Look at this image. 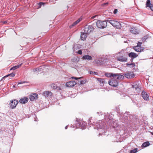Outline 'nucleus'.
<instances>
[{
	"instance_id": "obj_1",
	"label": "nucleus",
	"mask_w": 153,
	"mask_h": 153,
	"mask_svg": "<svg viewBox=\"0 0 153 153\" xmlns=\"http://www.w3.org/2000/svg\"><path fill=\"white\" fill-rule=\"evenodd\" d=\"M107 21L116 28L120 29L121 27V24L117 21L109 19L107 20Z\"/></svg>"
},
{
	"instance_id": "obj_2",
	"label": "nucleus",
	"mask_w": 153,
	"mask_h": 153,
	"mask_svg": "<svg viewBox=\"0 0 153 153\" xmlns=\"http://www.w3.org/2000/svg\"><path fill=\"white\" fill-rule=\"evenodd\" d=\"M107 20L105 21L98 20L96 22L97 27L100 28H104L106 26L107 24Z\"/></svg>"
},
{
	"instance_id": "obj_3",
	"label": "nucleus",
	"mask_w": 153,
	"mask_h": 153,
	"mask_svg": "<svg viewBox=\"0 0 153 153\" xmlns=\"http://www.w3.org/2000/svg\"><path fill=\"white\" fill-rule=\"evenodd\" d=\"M76 124V127L77 128L84 129L86 127V123L82 120L77 121Z\"/></svg>"
},
{
	"instance_id": "obj_4",
	"label": "nucleus",
	"mask_w": 153,
	"mask_h": 153,
	"mask_svg": "<svg viewBox=\"0 0 153 153\" xmlns=\"http://www.w3.org/2000/svg\"><path fill=\"white\" fill-rule=\"evenodd\" d=\"M94 30V27L92 25H86L84 27L83 32L88 35Z\"/></svg>"
},
{
	"instance_id": "obj_5",
	"label": "nucleus",
	"mask_w": 153,
	"mask_h": 153,
	"mask_svg": "<svg viewBox=\"0 0 153 153\" xmlns=\"http://www.w3.org/2000/svg\"><path fill=\"white\" fill-rule=\"evenodd\" d=\"M123 75L128 79L133 78L134 77V75L133 72L131 71H128L123 74Z\"/></svg>"
},
{
	"instance_id": "obj_6",
	"label": "nucleus",
	"mask_w": 153,
	"mask_h": 153,
	"mask_svg": "<svg viewBox=\"0 0 153 153\" xmlns=\"http://www.w3.org/2000/svg\"><path fill=\"white\" fill-rule=\"evenodd\" d=\"M108 84L112 86L116 87L118 85V82L115 79V78L113 77L110 81H108Z\"/></svg>"
},
{
	"instance_id": "obj_7",
	"label": "nucleus",
	"mask_w": 153,
	"mask_h": 153,
	"mask_svg": "<svg viewBox=\"0 0 153 153\" xmlns=\"http://www.w3.org/2000/svg\"><path fill=\"white\" fill-rule=\"evenodd\" d=\"M18 103V101L16 100H14L10 101V107L12 109L15 108L17 104Z\"/></svg>"
},
{
	"instance_id": "obj_8",
	"label": "nucleus",
	"mask_w": 153,
	"mask_h": 153,
	"mask_svg": "<svg viewBox=\"0 0 153 153\" xmlns=\"http://www.w3.org/2000/svg\"><path fill=\"white\" fill-rule=\"evenodd\" d=\"M133 49L137 52H141L143 51L144 48L143 47L135 46L133 47Z\"/></svg>"
},
{
	"instance_id": "obj_9",
	"label": "nucleus",
	"mask_w": 153,
	"mask_h": 153,
	"mask_svg": "<svg viewBox=\"0 0 153 153\" xmlns=\"http://www.w3.org/2000/svg\"><path fill=\"white\" fill-rule=\"evenodd\" d=\"M116 59L120 62H126L127 61V58L126 57H124L123 56H117Z\"/></svg>"
},
{
	"instance_id": "obj_10",
	"label": "nucleus",
	"mask_w": 153,
	"mask_h": 153,
	"mask_svg": "<svg viewBox=\"0 0 153 153\" xmlns=\"http://www.w3.org/2000/svg\"><path fill=\"white\" fill-rule=\"evenodd\" d=\"M76 84V82L74 81H71L67 82L66 83L65 85L66 87H71L74 86Z\"/></svg>"
},
{
	"instance_id": "obj_11",
	"label": "nucleus",
	"mask_w": 153,
	"mask_h": 153,
	"mask_svg": "<svg viewBox=\"0 0 153 153\" xmlns=\"http://www.w3.org/2000/svg\"><path fill=\"white\" fill-rule=\"evenodd\" d=\"M142 96L144 100H149V96L146 92L144 91H143L142 92Z\"/></svg>"
},
{
	"instance_id": "obj_12",
	"label": "nucleus",
	"mask_w": 153,
	"mask_h": 153,
	"mask_svg": "<svg viewBox=\"0 0 153 153\" xmlns=\"http://www.w3.org/2000/svg\"><path fill=\"white\" fill-rule=\"evenodd\" d=\"M38 96V95L37 94L34 93L30 96L29 98L31 101H32L37 99Z\"/></svg>"
},
{
	"instance_id": "obj_13",
	"label": "nucleus",
	"mask_w": 153,
	"mask_h": 153,
	"mask_svg": "<svg viewBox=\"0 0 153 153\" xmlns=\"http://www.w3.org/2000/svg\"><path fill=\"white\" fill-rule=\"evenodd\" d=\"M132 87L136 91V92L137 93L140 92V88L138 84H133V85H132Z\"/></svg>"
},
{
	"instance_id": "obj_14",
	"label": "nucleus",
	"mask_w": 153,
	"mask_h": 153,
	"mask_svg": "<svg viewBox=\"0 0 153 153\" xmlns=\"http://www.w3.org/2000/svg\"><path fill=\"white\" fill-rule=\"evenodd\" d=\"M52 94V93L50 91H44L43 93V95L45 97L51 96Z\"/></svg>"
},
{
	"instance_id": "obj_15",
	"label": "nucleus",
	"mask_w": 153,
	"mask_h": 153,
	"mask_svg": "<svg viewBox=\"0 0 153 153\" xmlns=\"http://www.w3.org/2000/svg\"><path fill=\"white\" fill-rule=\"evenodd\" d=\"M129 56L132 60L138 56V55L136 53L134 52H131L128 54Z\"/></svg>"
},
{
	"instance_id": "obj_16",
	"label": "nucleus",
	"mask_w": 153,
	"mask_h": 153,
	"mask_svg": "<svg viewBox=\"0 0 153 153\" xmlns=\"http://www.w3.org/2000/svg\"><path fill=\"white\" fill-rule=\"evenodd\" d=\"M114 74L115 75L114 76V78H115L116 77L117 79H124V75H123L120 74Z\"/></svg>"
},
{
	"instance_id": "obj_17",
	"label": "nucleus",
	"mask_w": 153,
	"mask_h": 153,
	"mask_svg": "<svg viewBox=\"0 0 153 153\" xmlns=\"http://www.w3.org/2000/svg\"><path fill=\"white\" fill-rule=\"evenodd\" d=\"M28 100V99L27 97H24L21 99L19 100V102L21 103L22 104H25L27 102Z\"/></svg>"
},
{
	"instance_id": "obj_18",
	"label": "nucleus",
	"mask_w": 153,
	"mask_h": 153,
	"mask_svg": "<svg viewBox=\"0 0 153 153\" xmlns=\"http://www.w3.org/2000/svg\"><path fill=\"white\" fill-rule=\"evenodd\" d=\"M87 35V34L84 33V32H81L80 36L81 40H85L86 39Z\"/></svg>"
},
{
	"instance_id": "obj_19",
	"label": "nucleus",
	"mask_w": 153,
	"mask_h": 153,
	"mask_svg": "<svg viewBox=\"0 0 153 153\" xmlns=\"http://www.w3.org/2000/svg\"><path fill=\"white\" fill-rule=\"evenodd\" d=\"M130 32L131 33L135 34L138 33L137 29L134 27H132L131 28Z\"/></svg>"
},
{
	"instance_id": "obj_20",
	"label": "nucleus",
	"mask_w": 153,
	"mask_h": 153,
	"mask_svg": "<svg viewBox=\"0 0 153 153\" xmlns=\"http://www.w3.org/2000/svg\"><path fill=\"white\" fill-rule=\"evenodd\" d=\"M82 20V19L80 18L79 19H78L76 21L74 22L73 24H72L70 26V28H71L72 27L75 26L78 23Z\"/></svg>"
},
{
	"instance_id": "obj_21",
	"label": "nucleus",
	"mask_w": 153,
	"mask_h": 153,
	"mask_svg": "<svg viewBox=\"0 0 153 153\" xmlns=\"http://www.w3.org/2000/svg\"><path fill=\"white\" fill-rule=\"evenodd\" d=\"M82 59L84 60H91L92 59V57L91 56L88 55H85L82 57Z\"/></svg>"
},
{
	"instance_id": "obj_22",
	"label": "nucleus",
	"mask_w": 153,
	"mask_h": 153,
	"mask_svg": "<svg viewBox=\"0 0 153 153\" xmlns=\"http://www.w3.org/2000/svg\"><path fill=\"white\" fill-rule=\"evenodd\" d=\"M22 64L21 63L19 65H17L14 66L13 67H12V68H11L10 69V70H14L18 68L19 67H20L22 65Z\"/></svg>"
},
{
	"instance_id": "obj_23",
	"label": "nucleus",
	"mask_w": 153,
	"mask_h": 153,
	"mask_svg": "<svg viewBox=\"0 0 153 153\" xmlns=\"http://www.w3.org/2000/svg\"><path fill=\"white\" fill-rule=\"evenodd\" d=\"M149 145L150 143L149 142H146L142 144L141 147L142 148H145L149 146Z\"/></svg>"
},
{
	"instance_id": "obj_24",
	"label": "nucleus",
	"mask_w": 153,
	"mask_h": 153,
	"mask_svg": "<svg viewBox=\"0 0 153 153\" xmlns=\"http://www.w3.org/2000/svg\"><path fill=\"white\" fill-rule=\"evenodd\" d=\"M105 75L107 77H111V76L114 77V76L115 75L114 74L111 73H107L105 74Z\"/></svg>"
},
{
	"instance_id": "obj_25",
	"label": "nucleus",
	"mask_w": 153,
	"mask_h": 153,
	"mask_svg": "<svg viewBox=\"0 0 153 153\" xmlns=\"http://www.w3.org/2000/svg\"><path fill=\"white\" fill-rule=\"evenodd\" d=\"M152 5L151 4L150 1V0H147L146 5L147 7H150Z\"/></svg>"
},
{
	"instance_id": "obj_26",
	"label": "nucleus",
	"mask_w": 153,
	"mask_h": 153,
	"mask_svg": "<svg viewBox=\"0 0 153 153\" xmlns=\"http://www.w3.org/2000/svg\"><path fill=\"white\" fill-rule=\"evenodd\" d=\"M51 87L53 89H56L57 88V86L55 84H52L51 85Z\"/></svg>"
},
{
	"instance_id": "obj_27",
	"label": "nucleus",
	"mask_w": 153,
	"mask_h": 153,
	"mask_svg": "<svg viewBox=\"0 0 153 153\" xmlns=\"http://www.w3.org/2000/svg\"><path fill=\"white\" fill-rule=\"evenodd\" d=\"M15 74L14 73H12L10 74H9L6 76H5V77H7L8 76H10L11 77H14L15 76Z\"/></svg>"
},
{
	"instance_id": "obj_28",
	"label": "nucleus",
	"mask_w": 153,
	"mask_h": 153,
	"mask_svg": "<svg viewBox=\"0 0 153 153\" xmlns=\"http://www.w3.org/2000/svg\"><path fill=\"white\" fill-rule=\"evenodd\" d=\"M126 65L128 66H129L130 65H131V66L132 67H134L135 66L134 63H131L130 64L126 63Z\"/></svg>"
},
{
	"instance_id": "obj_29",
	"label": "nucleus",
	"mask_w": 153,
	"mask_h": 153,
	"mask_svg": "<svg viewBox=\"0 0 153 153\" xmlns=\"http://www.w3.org/2000/svg\"><path fill=\"white\" fill-rule=\"evenodd\" d=\"M43 67L42 66H40L39 68H35V69H33V71H39V69H41Z\"/></svg>"
},
{
	"instance_id": "obj_30",
	"label": "nucleus",
	"mask_w": 153,
	"mask_h": 153,
	"mask_svg": "<svg viewBox=\"0 0 153 153\" xmlns=\"http://www.w3.org/2000/svg\"><path fill=\"white\" fill-rule=\"evenodd\" d=\"M137 149L131 150L129 153H136L137 152Z\"/></svg>"
},
{
	"instance_id": "obj_31",
	"label": "nucleus",
	"mask_w": 153,
	"mask_h": 153,
	"mask_svg": "<svg viewBox=\"0 0 153 153\" xmlns=\"http://www.w3.org/2000/svg\"><path fill=\"white\" fill-rule=\"evenodd\" d=\"M86 80L85 79L81 80L80 81V84H82L86 83Z\"/></svg>"
},
{
	"instance_id": "obj_32",
	"label": "nucleus",
	"mask_w": 153,
	"mask_h": 153,
	"mask_svg": "<svg viewBox=\"0 0 153 153\" xmlns=\"http://www.w3.org/2000/svg\"><path fill=\"white\" fill-rule=\"evenodd\" d=\"M98 81L100 82H102V83H103L104 82V79H100V78H98L97 79Z\"/></svg>"
},
{
	"instance_id": "obj_33",
	"label": "nucleus",
	"mask_w": 153,
	"mask_h": 153,
	"mask_svg": "<svg viewBox=\"0 0 153 153\" xmlns=\"http://www.w3.org/2000/svg\"><path fill=\"white\" fill-rule=\"evenodd\" d=\"M142 44V42H139L137 43V45L136 46H138V47L139 46L140 47H141V45Z\"/></svg>"
},
{
	"instance_id": "obj_34",
	"label": "nucleus",
	"mask_w": 153,
	"mask_h": 153,
	"mask_svg": "<svg viewBox=\"0 0 153 153\" xmlns=\"http://www.w3.org/2000/svg\"><path fill=\"white\" fill-rule=\"evenodd\" d=\"M81 78V77L77 78L76 77H73V76H72L71 77V78L72 79H76V80L80 79Z\"/></svg>"
},
{
	"instance_id": "obj_35",
	"label": "nucleus",
	"mask_w": 153,
	"mask_h": 153,
	"mask_svg": "<svg viewBox=\"0 0 153 153\" xmlns=\"http://www.w3.org/2000/svg\"><path fill=\"white\" fill-rule=\"evenodd\" d=\"M44 4H45V3H43V2H40L39 3V5L41 6H42V5H44Z\"/></svg>"
},
{
	"instance_id": "obj_36",
	"label": "nucleus",
	"mask_w": 153,
	"mask_h": 153,
	"mask_svg": "<svg viewBox=\"0 0 153 153\" xmlns=\"http://www.w3.org/2000/svg\"><path fill=\"white\" fill-rule=\"evenodd\" d=\"M1 22L2 23V24H5L7 23V22L6 21H1Z\"/></svg>"
},
{
	"instance_id": "obj_37",
	"label": "nucleus",
	"mask_w": 153,
	"mask_h": 153,
	"mask_svg": "<svg viewBox=\"0 0 153 153\" xmlns=\"http://www.w3.org/2000/svg\"><path fill=\"white\" fill-rule=\"evenodd\" d=\"M96 73L95 72L91 71H90V74H92V75L95 74H96Z\"/></svg>"
},
{
	"instance_id": "obj_38",
	"label": "nucleus",
	"mask_w": 153,
	"mask_h": 153,
	"mask_svg": "<svg viewBox=\"0 0 153 153\" xmlns=\"http://www.w3.org/2000/svg\"><path fill=\"white\" fill-rule=\"evenodd\" d=\"M73 62H78V60H77L76 58H74L73 59Z\"/></svg>"
},
{
	"instance_id": "obj_39",
	"label": "nucleus",
	"mask_w": 153,
	"mask_h": 153,
	"mask_svg": "<svg viewBox=\"0 0 153 153\" xmlns=\"http://www.w3.org/2000/svg\"><path fill=\"white\" fill-rule=\"evenodd\" d=\"M78 53L80 54L81 55L82 54V51L81 50H79L78 51Z\"/></svg>"
},
{
	"instance_id": "obj_40",
	"label": "nucleus",
	"mask_w": 153,
	"mask_h": 153,
	"mask_svg": "<svg viewBox=\"0 0 153 153\" xmlns=\"http://www.w3.org/2000/svg\"><path fill=\"white\" fill-rule=\"evenodd\" d=\"M117 12V9H115L114 11V14L116 13Z\"/></svg>"
},
{
	"instance_id": "obj_41",
	"label": "nucleus",
	"mask_w": 153,
	"mask_h": 153,
	"mask_svg": "<svg viewBox=\"0 0 153 153\" xmlns=\"http://www.w3.org/2000/svg\"><path fill=\"white\" fill-rule=\"evenodd\" d=\"M7 77H5V76H4V77H3L1 79V81H2V82H3L4 80V79Z\"/></svg>"
},
{
	"instance_id": "obj_42",
	"label": "nucleus",
	"mask_w": 153,
	"mask_h": 153,
	"mask_svg": "<svg viewBox=\"0 0 153 153\" xmlns=\"http://www.w3.org/2000/svg\"><path fill=\"white\" fill-rule=\"evenodd\" d=\"M149 7L150 9L153 11V6L152 5Z\"/></svg>"
},
{
	"instance_id": "obj_43",
	"label": "nucleus",
	"mask_w": 153,
	"mask_h": 153,
	"mask_svg": "<svg viewBox=\"0 0 153 153\" xmlns=\"http://www.w3.org/2000/svg\"><path fill=\"white\" fill-rule=\"evenodd\" d=\"M23 83H24V82H19L18 84H23Z\"/></svg>"
},
{
	"instance_id": "obj_44",
	"label": "nucleus",
	"mask_w": 153,
	"mask_h": 153,
	"mask_svg": "<svg viewBox=\"0 0 153 153\" xmlns=\"http://www.w3.org/2000/svg\"><path fill=\"white\" fill-rule=\"evenodd\" d=\"M68 126H66L65 127V129H67L68 128Z\"/></svg>"
},
{
	"instance_id": "obj_45",
	"label": "nucleus",
	"mask_w": 153,
	"mask_h": 153,
	"mask_svg": "<svg viewBox=\"0 0 153 153\" xmlns=\"http://www.w3.org/2000/svg\"><path fill=\"white\" fill-rule=\"evenodd\" d=\"M150 133L152 135H153V132H151Z\"/></svg>"
},
{
	"instance_id": "obj_46",
	"label": "nucleus",
	"mask_w": 153,
	"mask_h": 153,
	"mask_svg": "<svg viewBox=\"0 0 153 153\" xmlns=\"http://www.w3.org/2000/svg\"><path fill=\"white\" fill-rule=\"evenodd\" d=\"M16 87V86L15 85H14L13 86V88H15Z\"/></svg>"
},
{
	"instance_id": "obj_47",
	"label": "nucleus",
	"mask_w": 153,
	"mask_h": 153,
	"mask_svg": "<svg viewBox=\"0 0 153 153\" xmlns=\"http://www.w3.org/2000/svg\"><path fill=\"white\" fill-rule=\"evenodd\" d=\"M108 4V3H105V4Z\"/></svg>"
},
{
	"instance_id": "obj_48",
	"label": "nucleus",
	"mask_w": 153,
	"mask_h": 153,
	"mask_svg": "<svg viewBox=\"0 0 153 153\" xmlns=\"http://www.w3.org/2000/svg\"><path fill=\"white\" fill-rule=\"evenodd\" d=\"M95 17V16H93V17H92V18H94V17Z\"/></svg>"
},
{
	"instance_id": "obj_49",
	"label": "nucleus",
	"mask_w": 153,
	"mask_h": 153,
	"mask_svg": "<svg viewBox=\"0 0 153 153\" xmlns=\"http://www.w3.org/2000/svg\"><path fill=\"white\" fill-rule=\"evenodd\" d=\"M24 82V83H25L27 82H26V81H24V82Z\"/></svg>"
},
{
	"instance_id": "obj_50",
	"label": "nucleus",
	"mask_w": 153,
	"mask_h": 153,
	"mask_svg": "<svg viewBox=\"0 0 153 153\" xmlns=\"http://www.w3.org/2000/svg\"><path fill=\"white\" fill-rule=\"evenodd\" d=\"M100 135H101V134H100V133L99 134V136H100Z\"/></svg>"
},
{
	"instance_id": "obj_51",
	"label": "nucleus",
	"mask_w": 153,
	"mask_h": 153,
	"mask_svg": "<svg viewBox=\"0 0 153 153\" xmlns=\"http://www.w3.org/2000/svg\"><path fill=\"white\" fill-rule=\"evenodd\" d=\"M99 127L100 128V126H99Z\"/></svg>"
}]
</instances>
